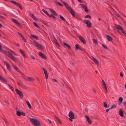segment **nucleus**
Instances as JSON below:
<instances>
[{
  "label": "nucleus",
  "mask_w": 126,
  "mask_h": 126,
  "mask_svg": "<svg viewBox=\"0 0 126 126\" xmlns=\"http://www.w3.org/2000/svg\"><path fill=\"white\" fill-rule=\"evenodd\" d=\"M30 120L31 122L35 126H41V124L39 121L34 118H30Z\"/></svg>",
  "instance_id": "nucleus-1"
},
{
  "label": "nucleus",
  "mask_w": 126,
  "mask_h": 126,
  "mask_svg": "<svg viewBox=\"0 0 126 126\" xmlns=\"http://www.w3.org/2000/svg\"><path fill=\"white\" fill-rule=\"evenodd\" d=\"M2 52L5 54L6 55L8 56L10 58L13 60L15 62V59L13 56V54L8 51L4 50Z\"/></svg>",
  "instance_id": "nucleus-2"
},
{
  "label": "nucleus",
  "mask_w": 126,
  "mask_h": 126,
  "mask_svg": "<svg viewBox=\"0 0 126 126\" xmlns=\"http://www.w3.org/2000/svg\"><path fill=\"white\" fill-rule=\"evenodd\" d=\"M33 43L36 47L39 48L41 50H43V49L44 47L42 45L38 44L37 42L34 41H33Z\"/></svg>",
  "instance_id": "nucleus-3"
},
{
  "label": "nucleus",
  "mask_w": 126,
  "mask_h": 126,
  "mask_svg": "<svg viewBox=\"0 0 126 126\" xmlns=\"http://www.w3.org/2000/svg\"><path fill=\"white\" fill-rule=\"evenodd\" d=\"M16 93L20 97L22 98L23 97V95L22 92L17 89H16Z\"/></svg>",
  "instance_id": "nucleus-4"
},
{
  "label": "nucleus",
  "mask_w": 126,
  "mask_h": 126,
  "mask_svg": "<svg viewBox=\"0 0 126 126\" xmlns=\"http://www.w3.org/2000/svg\"><path fill=\"white\" fill-rule=\"evenodd\" d=\"M83 22L87 24V27L90 28L91 26V23L90 21L89 20H85L83 21Z\"/></svg>",
  "instance_id": "nucleus-5"
},
{
  "label": "nucleus",
  "mask_w": 126,
  "mask_h": 126,
  "mask_svg": "<svg viewBox=\"0 0 126 126\" xmlns=\"http://www.w3.org/2000/svg\"><path fill=\"white\" fill-rule=\"evenodd\" d=\"M115 27L119 32H120V31H121L123 30L122 27L120 25H118L115 24Z\"/></svg>",
  "instance_id": "nucleus-6"
},
{
  "label": "nucleus",
  "mask_w": 126,
  "mask_h": 126,
  "mask_svg": "<svg viewBox=\"0 0 126 126\" xmlns=\"http://www.w3.org/2000/svg\"><path fill=\"white\" fill-rule=\"evenodd\" d=\"M63 44H64L63 46L64 47L66 48V47L68 49L70 50H72V48L69 45L64 42H63Z\"/></svg>",
  "instance_id": "nucleus-7"
},
{
  "label": "nucleus",
  "mask_w": 126,
  "mask_h": 126,
  "mask_svg": "<svg viewBox=\"0 0 126 126\" xmlns=\"http://www.w3.org/2000/svg\"><path fill=\"white\" fill-rule=\"evenodd\" d=\"M16 114L18 116H20L21 115L25 116L26 115L25 114V113L19 111H16Z\"/></svg>",
  "instance_id": "nucleus-8"
},
{
  "label": "nucleus",
  "mask_w": 126,
  "mask_h": 126,
  "mask_svg": "<svg viewBox=\"0 0 126 126\" xmlns=\"http://www.w3.org/2000/svg\"><path fill=\"white\" fill-rule=\"evenodd\" d=\"M80 5L81 6V7L84 9L85 11L87 13L88 12V10L86 6L83 4H80Z\"/></svg>",
  "instance_id": "nucleus-9"
},
{
  "label": "nucleus",
  "mask_w": 126,
  "mask_h": 126,
  "mask_svg": "<svg viewBox=\"0 0 126 126\" xmlns=\"http://www.w3.org/2000/svg\"><path fill=\"white\" fill-rule=\"evenodd\" d=\"M79 38L83 44H86V42L84 38L81 36H79Z\"/></svg>",
  "instance_id": "nucleus-10"
},
{
  "label": "nucleus",
  "mask_w": 126,
  "mask_h": 126,
  "mask_svg": "<svg viewBox=\"0 0 126 126\" xmlns=\"http://www.w3.org/2000/svg\"><path fill=\"white\" fill-rule=\"evenodd\" d=\"M68 116L70 118H71L72 119L74 118V114L72 111H70L69 114Z\"/></svg>",
  "instance_id": "nucleus-11"
},
{
  "label": "nucleus",
  "mask_w": 126,
  "mask_h": 126,
  "mask_svg": "<svg viewBox=\"0 0 126 126\" xmlns=\"http://www.w3.org/2000/svg\"><path fill=\"white\" fill-rule=\"evenodd\" d=\"M63 3L64 5L65 6V7L68 9V11H69V10H70L71 9V8L69 6L68 4L65 2L63 1Z\"/></svg>",
  "instance_id": "nucleus-12"
},
{
  "label": "nucleus",
  "mask_w": 126,
  "mask_h": 126,
  "mask_svg": "<svg viewBox=\"0 0 126 126\" xmlns=\"http://www.w3.org/2000/svg\"><path fill=\"white\" fill-rule=\"evenodd\" d=\"M85 117L88 123L90 125H91L92 123V121L90 120L89 117L86 115L85 116Z\"/></svg>",
  "instance_id": "nucleus-13"
},
{
  "label": "nucleus",
  "mask_w": 126,
  "mask_h": 126,
  "mask_svg": "<svg viewBox=\"0 0 126 126\" xmlns=\"http://www.w3.org/2000/svg\"><path fill=\"white\" fill-rule=\"evenodd\" d=\"M39 55L43 59H46L47 58L45 56V55L44 54L42 53L41 52H39Z\"/></svg>",
  "instance_id": "nucleus-14"
},
{
  "label": "nucleus",
  "mask_w": 126,
  "mask_h": 126,
  "mask_svg": "<svg viewBox=\"0 0 126 126\" xmlns=\"http://www.w3.org/2000/svg\"><path fill=\"white\" fill-rule=\"evenodd\" d=\"M42 69L43 70V71L44 72V73L45 76V77L46 79H47L48 78V75L47 74V70L45 69L44 68H42Z\"/></svg>",
  "instance_id": "nucleus-15"
},
{
  "label": "nucleus",
  "mask_w": 126,
  "mask_h": 126,
  "mask_svg": "<svg viewBox=\"0 0 126 126\" xmlns=\"http://www.w3.org/2000/svg\"><path fill=\"white\" fill-rule=\"evenodd\" d=\"M69 11L73 17H75V14L73 9L71 8V9H70Z\"/></svg>",
  "instance_id": "nucleus-16"
},
{
  "label": "nucleus",
  "mask_w": 126,
  "mask_h": 126,
  "mask_svg": "<svg viewBox=\"0 0 126 126\" xmlns=\"http://www.w3.org/2000/svg\"><path fill=\"white\" fill-rule=\"evenodd\" d=\"M119 113V115L122 117H123L124 116V113L123 112V110L122 109L120 110Z\"/></svg>",
  "instance_id": "nucleus-17"
},
{
  "label": "nucleus",
  "mask_w": 126,
  "mask_h": 126,
  "mask_svg": "<svg viewBox=\"0 0 126 126\" xmlns=\"http://www.w3.org/2000/svg\"><path fill=\"white\" fill-rule=\"evenodd\" d=\"M4 64L6 65L8 69L10 70V66L9 64L6 61H4Z\"/></svg>",
  "instance_id": "nucleus-18"
},
{
  "label": "nucleus",
  "mask_w": 126,
  "mask_h": 126,
  "mask_svg": "<svg viewBox=\"0 0 126 126\" xmlns=\"http://www.w3.org/2000/svg\"><path fill=\"white\" fill-rule=\"evenodd\" d=\"M93 59L94 63L97 65L99 64V62L98 60L94 58L93 56H92Z\"/></svg>",
  "instance_id": "nucleus-19"
},
{
  "label": "nucleus",
  "mask_w": 126,
  "mask_h": 126,
  "mask_svg": "<svg viewBox=\"0 0 126 126\" xmlns=\"http://www.w3.org/2000/svg\"><path fill=\"white\" fill-rule=\"evenodd\" d=\"M75 48L76 50H83L84 49L83 48H81L79 47L78 44H76L75 45Z\"/></svg>",
  "instance_id": "nucleus-20"
},
{
  "label": "nucleus",
  "mask_w": 126,
  "mask_h": 126,
  "mask_svg": "<svg viewBox=\"0 0 126 126\" xmlns=\"http://www.w3.org/2000/svg\"><path fill=\"white\" fill-rule=\"evenodd\" d=\"M49 10L52 13V14L56 16H57V14L56 13V12L54 11L51 8H50L49 9Z\"/></svg>",
  "instance_id": "nucleus-21"
},
{
  "label": "nucleus",
  "mask_w": 126,
  "mask_h": 126,
  "mask_svg": "<svg viewBox=\"0 0 126 126\" xmlns=\"http://www.w3.org/2000/svg\"><path fill=\"white\" fill-rule=\"evenodd\" d=\"M107 40L109 41H111L112 40V38L110 35H106Z\"/></svg>",
  "instance_id": "nucleus-22"
},
{
  "label": "nucleus",
  "mask_w": 126,
  "mask_h": 126,
  "mask_svg": "<svg viewBox=\"0 0 126 126\" xmlns=\"http://www.w3.org/2000/svg\"><path fill=\"white\" fill-rule=\"evenodd\" d=\"M16 25H17L18 27L20 28H22V25L20 23L16 20Z\"/></svg>",
  "instance_id": "nucleus-23"
},
{
  "label": "nucleus",
  "mask_w": 126,
  "mask_h": 126,
  "mask_svg": "<svg viewBox=\"0 0 126 126\" xmlns=\"http://www.w3.org/2000/svg\"><path fill=\"white\" fill-rule=\"evenodd\" d=\"M26 103L28 106V108L30 109H32V106L29 103V102L28 101H26Z\"/></svg>",
  "instance_id": "nucleus-24"
},
{
  "label": "nucleus",
  "mask_w": 126,
  "mask_h": 126,
  "mask_svg": "<svg viewBox=\"0 0 126 126\" xmlns=\"http://www.w3.org/2000/svg\"><path fill=\"white\" fill-rule=\"evenodd\" d=\"M19 51L25 58L26 57V56L24 51H23L21 49L19 50Z\"/></svg>",
  "instance_id": "nucleus-25"
},
{
  "label": "nucleus",
  "mask_w": 126,
  "mask_h": 126,
  "mask_svg": "<svg viewBox=\"0 0 126 126\" xmlns=\"http://www.w3.org/2000/svg\"><path fill=\"white\" fill-rule=\"evenodd\" d=\"M29 15L35 21L37 20V18L34 17V16L33 14L31 13H30L29 14Z\"/></svg>",
  "instance_id": "nucleus-26"
},
{
  "label": "nucleus",
  "mask_w": 126,
  "mask_h": 126,
  "mask_svg": "<svg viewBox=\"0 0 126 126\" xmlns=\"http://www.w3.org/2000/svg\"><path fill=\"white\" fill-rule=\"evenodd\" d=\"M16 6L19 7V8L21 10H22L23 9V8L22 6L20 4L16 2Z\"/></svg>",
  "instance_id": "nucleus-27"
},
{
  "label": "nucleus",
  "mask_w": 126,
  "mask_h": 126,
  "mask_svg": "<svg viewBox=\"0 0 126 126\" xmlns=\"http://www.w3.org/2000/svg\"><path fill=\"white\" fill-rule=\"evenodd\" d=\"M55 118L57 119V120L58 121L59 123L60 124H62L61 121V120L59 119V118L58 117L56 116L55 115L54 116Z\"/></svg>",
  "instance_id": "nucleus-28"
},
{
  "label": "nucleus",
  "mask_w": 126,
  "mask_h": 126,
  "mask_svg": "<svg viewBox=\"0 0 126 126\" xmlns=\"http://www.w3.org/2000/svg\"><path fill=\"white\" fill-rule=\"evenodd\" d=\"M54 42L56 44V45L59 47H60V44H59V43H58V42H57V40H56V39L55 38V40L54 41Z\"/></svg>",
  "instance_id": "nucleus-29"
},
{
  "label": "nucleus",
  "mask_w": 126,
  "mask_h": 126,
  "mask_svg": "<svg viewBox=\"0 0 126 126\" xmlns=\"http://www.w3.org/2000/svg\"><path fill=\"white\" fill-rule=\"evenodd\" d=\"M0 80L5 82H7V80L2 77L0 75Z\"/></svg>",
  "instance_id": "nucleus-30"
},
{
  "label": "nucleus",
  "mask_w": 126,
  "mask_h": 126,
  "mask_svg": "<svg viewBox=\"0 0 126 126\" xmlns=\"http://www.w3.org/2000/svg\"><path fill=\"white\" fill-rule=\"evenodd\" d=\"M31 36L32 37L34 38L36 40H38L39 39L37 35H35L32 34L31 35Z\"/></svg>",
  "instance_id": "nucleus-31"
},
{
  "label": "nucleus",
  "mask_w": 126,
  "mask_h": 126,
  "mask_svg": "<svg viewBox=\"0 0 126 126\" xmlns=\"http://www.w3.org/2000/svg\"><path fill=\"white\" fill-rule=\"evenodd\" d=\"M28 81H34V78H32L30 77H29L28 78Z\"/></svg>",
  "instance_id": "nucleus-32"
},
{
  "label": "nucleus",
  "mask_w": 126,
  "mask_h": 126,
  "mask_svg": "<svg viewBox=\"0 0 126 126\" xmlns=\"http://www.w3.org/2000/svg\"><path fill=\"white\" fill-rule=\"evenodd\" d=\"M42 11L46 14L48 16H50V15L47 13V11L44 9H42Z\"/></svg>",
  "instance_id": "nucleus-33"
},
{
  "label": "nucleus",
  "mask_w": 126,
  "mask_h": 126,
  "mask_svg": "<svg viewBox=\"0 0 126 126\" xmlns=\"http://www.w3.org/2000/svg\"><path fill=\"white\" fill-rule=\"evenodd\" d=\"M103 104H104V107L105 108H108L109 107V106L108 105V106H107V103L105 102H103Z\"/></svg>",
  "instance_id": "nucleus-34"
},
{
  "label": "nucleus",
  "mask_w": 126,
  "mask_h": 126,
  "mask_svg": "<svg viewBox=\"0 0 126 126\" xmlns=\"http://www.w3.org/2000/svg\"><path fill=\"white\" fill-rule=\"evenodd\" d=\"M123 99L122 97H120L119 98V101L120 103L121 104L122 103Z\"/></svg>",
  "instance_id": "nucleus-35"
},
{
  "label": "nucleus",
  "mask_w": 126,
  "mask_h": 126,
  "mask_svg": "<svg viewBox=\"0 0 126 126\" xmlns=\"http://www.w3.org/2000/svg\"><path fill=\"white\" fill-rule=\"evenodd\" d=\"M60 18L61 19H62L64 21V22L66 21L65 18L63 16H62L61 15H60Z\"/></svg>",
  "instance_id": "nucleus-36"
},
{
  "label": "nucleus",
  "mask_w": 126,
  "mask_h": 126,
  "mask_svg": "<svg viewBox=\"0 0 126 126\" xmlns=\"http://www.w3.org/2000/svg\"><path fill=\"white\" fill-rule=\"evenodd\" d=\"M85 18H89L90 19H91V16L89 15H87L86 16L84 17Z\"/></svg>",
  "instance_id": "nucleus-37"
},
{
  "label": "nucleus",
  "mask_w": 126,
  "mask_h": 126,
  "mask_svg": "<svg viewBox=\"0 0 126 126\" xmlns=\"http://www.w3.org/2000/svg\"><path fill=\"white\" fill-rule=\"evenodd\" d=\"M116 106L115 105H112L111 107L110 108L111 109H115L116 108Z\"/></svg>",
  "instance_id": "nucleus-38"
},
{
  "label": "nucleus",
  "mask_w": 126,
  "mask_h": 126,
  "mask_svg": "<svg viewBox=\"0 0 126 126\" xmlns=\"http://www.w3.org/2000/svg\"><path fill=\"white\" fill-rule=\"evenodd\" d=\"M8 85L9 87L10 88L11 90L12 91H14V89L13 87L12 86L8 84Z\"/></svg>",
  "instance_id": "nucleus-39"
},
{
  "label": "nucleus",
  "mask_w": 126,
  "mask_h": 126,
  "mask_svg": "<svg viewBox=\"0 0 126 126\" xmlns=\"http://www.w3.org/2000/svg\"><path fill=\"white\" fill-rule=\"evenodd\" d=\"M33 23L34 25L37 27V28H39L40 27L35 22H34Z\"/></svg>",
  "instance_id": "nucleus-40"
},
{
  "label": "nucleus",
  "mask_w": 126,
  "mask_h": 126,
  "mask_svg": "<svg viewBox=\"0 0 126 126\" xmlns=\"http://www.w3.org/2000/svg\"><path fill=\"white\" fill-rule=\"evenodd\" d=\"M102 46L104 48L106 49H108V48L106 45H105L104 44H102Z\"/></svg>",
  "instance_id": "nucleus-41"
},
{
  "label": "nucleus",
  "mask_w": 126,
  "mask_h": 126,
  "mask_svg": "<svg viewBox=\"0 0 126 126\" xmlns=\"http://www.w3.org/2000/svg\"><path fill=\"white\" fill-rule=\"evenodd\" d=\"M46 121L49 124H50L51 123V121L48 119H47Z\"/></svg>",
  "instance_id": "nucleus-42"
},
{
  "label": "nucleus",
  "mask_w": 126,
  "mask_h": 126,
  "mask_svg": "<svg viewBox=\"0 0 126 126\" xmlns=\"http://www.w3.org/2000/svg\"><path fill=\"white\" fill-rule=\"evenodd\" d=\"M93 41L94 43H95L96 44L98 43L97 41V40L95 39H94L93 40Z\"/></svg>",
  "instance_id": "nucleus-43"
},
{
  "label": "nucleus",
  "mask_w": 126,
  "mask_h": 126,
  "mask_svg": "<svg viewBox=\"0 0 126 126\" xmlns=\"http://www.w3.org/2000/svg\"><path fill=\"white\" fill-rule=\"evenodd\" d=\"M17 33L18 34V36L19 37L20 36L21 37V36H23V35L21 33H20V32H17Z\"/></svg>",
  "instance_id": "nucleus-44"
},
{
  "label": "nucleus",
  "mask_w": 126,
  "mask_h": 126,
  "mask_svg": "<svg viewBox=\"0 0 126 126\" xmlns=\"http://www.w3.org/2000/svg\"><path fill=\"white\" fill-rule=\"evenodd\" d=\"M57 3V4H58L59 5V6H60L61 7H62L63 6V4H61L59 2H58Z\"/></svg>",
  "instance_id": "nucleus-45"
},
{
  "label": "nucleus",
  "mask_w": 126,
  "mask_h": 126,
  "mask_svg": "<svg viewBox=\"0 0 126 126\" xmlns=\"http://www.w3.org/2000/svg\"><path fill=\"white\" fill-rule=\"evenodd\" d=\"M21 37L23 39V40L25 42H26V39L23 36V35L22 36H21Z\"/></svg>",
  "instance_id": "nucleus-46"
},
{
  "label": "nucleus",
  "mask_w": 126,
  "mask_h": 126,
  "mask_svg": "<svg viewBox=\"0 0 126 126\" xmlns=\"http://www.w3.org/2000/svg\"><path fill=\"white\" fill-rule=\"evenodd\" d=\"M21 37L23 39V40L25 42H26V39L23 36V35L22 36H21Z\"/></svg>",
  "instance_id": "nucleus-47"
},
{
  "label": "nucleus",
  "mask_w": 126,
  "mask_h": 126,
  "mask_svg": "<svg viewBox=\"0 0 126 126\" xmlns=\"http://www.w3.org/2000/svg\"><path fill=\"white\" fill-rule=\"evenodd\" d=\"M124 34V35L126 37V33L124 31L123 29L121 31Z\"/></svg>",
  "instance_id": "nucleus-48"
},
{
  "label": "nucleus",
  "mask_w": 126,
  "mask_h": 126,
  "mask_svg": "<svg viewBox=\"0 0 126 126\" xmlns=\"http://www.w3.org/2000/svg\"><path fill=\"white\" fill-rule=\"evenodd\" d=\"M102 84L103 86H105L106 84L103 80H102Z\"/></svg>",
  "instance_id": "nucleus-49"
},
{
  "label": "nucleus",
  "mask_w": 126,
  "mask_h": 126,
  "mask_svg": "<svg viewBox=\"0 0 126 126\" xmlns=\"http://www.w3.org/2000/svg\"><path fill=\"white\" fill-rule=\"evenodd\" d=\"M10 1L14 4L16 5V1L13 0L11 1Z\"/></svg>",
  "instance_id": "nucleus-50"
},
{
  "label": "nucleus",
  "mask_w": 126,
  "mask_h": 126,
  "mask_svg": "<svg viewBox=\"0 0 126 126\" xmlns=\"http://www.w3.org/2000/svg\"><path fill=\"white\" fill-rule=\"evenodd\" d=\"M123 104L125 107H126V101L123 102Z\"/></svg>",
  "instance_id": "nucleus-51"
},
{
  "label": "nucleus",
  "mask_w": 126,
  "mask_h": 126,
  "mask_svg": "<svg viewBox=\"0 0 126 126\" xmlns=\"http://www.w3.org/2000/svg\"><path fill=\"white\" fill-rule=\"evenodd\" d=\"M30 57L33 60H35V58L32 55L30 56Z\"/></svg>",
  "instance_id": "nucleus-52"
},
{
  "label": "nucleus",
  "mask_w": 126,
  "mask_h": 126,
  "mask_svg": "<svg viewBox=\"0 0 126 126\" xmlns=\"http://www.w3.org/2000/svg\"><path fill=\"white\" fill-rule=\"evenodd\" d=\"M16 71H17V72H18L19 73H21V72L16 67Z\"/></svg>",
  "instance_id": "nucleus-53"
},
{
  "label": "nucleus",
  "mask_w": 126,
  "mask_h": 126,
  "mask_svg": "<svg viewBox=\"0 0 126 126\" xmlns=\"http://www.w3.org/2000/svg\"><path fill=\"white\" fill-rule=\"evenodd\" d=\"M52 80L54 82H57V80L55 79H52Z\"/></svg>",
  "instance_id": "nucleus-54"
},
{
  "label": "nucleus",
  "mask_w": 126,
  "mask_h": 126,
  "mask_svg": "<svg viewBox=\"0 0 126 126\" xmlns=\"http://www.w3.org/2000/svg\"><path fill=\"white\" fill-rule=\"evenodd\" d=\"M12 20L14 22L16 23V19H12Z\"/></svg>",
  "instance_id": "nucleus-55"
},
{
  "label": "nucleus",
  "mask_w": 126,
  "mask_h": 126,
  "mask_svg": "<svg viewBox=\"0 0 126 126\" xmlns=\"http://www.w3.org/2000/svg\"><path fill=\"white\" fill-rule=\"evenodd\" d=\"M110 110H111V109H110V108L109 109H107L106 110V112H108V111H109Z\"/></svg>",
  "instance_id": "nucleus-56"
},
{
  "label": "nucleus",
  "mask_w": 126,
  "mask_h": 126,
  "mask_svg": "<svg viewBox=\"0 0 126 126\" xmlns=\"http://www.w3.org/2000/svg\"><path fill=\"white\" fill-rule=\"evenodd\" d=\"M120 76L122 77H123V75L122 74V73L121 72L120 73Z\"/></svg>",
  "instance_id": "nucleus-57"
},
{
  "label": "nucleus",
  "mask_w": 126,
  "mask_h": 126,
  "mask_svg": "<svg viewBox=\"0 0 126 126\" xmlns=\"http://www.w3.org/2000/svg\"><path fill=\"white\" fill-rule=\"evenodd\" d=\"M69 119L70 120V121H71V122H72L73 121V120H72V119H72L71 118H69Z\"/></svg>",
  "instance_id": "nucleus-58"
},
{
  "label": "nucleus",
  "mask_w": 126,
  "mask_h": 126,
  "mask_svg": "<svg viewBox=\"0 0 126 126\" xmlns=\"http://www.w3.org/2000/svg\"><path fill=\"white\" fill-rule=\"evenodd\" d=\"M0 17L2 19H4V17L2 16H0Z\"/></svg>",
  "instance_id": "nucleus-59"
},
{
  "label": "nucleus",
  "mask_w": 126,
  "mask_h": 126,
  "mask_svg": "<svg viewBox=\"0 0 126 126\" xmlns=\"http://www.w3.org/2000/svg\"><path fill=\"white\" fill-rule=\"evenodd\" d=\"M52 17L54 18L55 20H56V18L54 16H52Z\"/></svg>",
  "instance_id": "nucleus-60"
},
{
  "label": "nucleus",
  "mask_w": 126,
  "mask_h": 126,
  "mask_svg": "<svg viewBox=\"0 0 126 126\" xmlns=\"http://www.w3.org/2000/svg\"><path fill=\"white\" fill-rule=\"evenodd\" d=\"M78 0L80 3H82V1L81 0Z\"/></svg>",
  "instance_id": "nucleus-61"
},
{
  "label": "nucleus",
  "mask_w": 126,
  "mask_h": 126,
  "mask_svg": "<svg viewBox=\"0 0 126 126\" xmlns=\"http://www.w3.org/2000/svg\"><path fill=\"white\" fill-rule=\"evenodd\" d=\"M4 121L7 124V121L6 119H5L4 120Z\"/></svg>",
  "instance_id": "nucleus-62"
},
{
  "label": "nucleus",
  "mask_w": 126,
  "mask_h": 126,
  "mask_svg": "<svg viewBox=\"0 0 126 126\" xmlns=\"http://www.w3.org/2000/svg\"><path fill=\"white\" fill-rule=\"evenodd\" d=\"M104 86V88L105 89H106L107 88V86L106 85L105 86Z\"/></svg>",
  "instance_id": "nucleus-63"
},
{
  "label": "nucleus",
  "mask_w": 126,
  "mask_h": 126,
  "mask_svg": "<svg viewBox=\"0 0 126 126\" xmlns=\"http://www.w3.org/2000/svg\"><path fill=\"white\" fill-rule=\"evenodd\" d=\"M93 91L95 93H96V91L94 89L93 90Z\"/></svg>",
  "instance_id": "nucleus-64"
}]
</instances>
